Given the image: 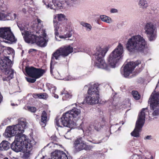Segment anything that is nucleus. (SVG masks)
Returning a JSON list of instances; mask_svg holds the SVG:
<instances>
[{
    "mask_svg": "<svg viewBox=\"0 0 159 159\" xmlns=\"http://www.w3.org/2000/svg\"><path fill=\"white\" fill-rule=\"evenodd\" d=\"M96 50V53L93 55L97 60L94 63L95 67L108 70L110 66L114 68L119 65L120 58L123 52V47L121 43H119L117 47L109 55L108 58L109 65L106 63L103 59L107 51L100 47H97Z\"/></svg>",
    "mask_w": 159,
    "mask_h": 159,
    "instance_id": "1",
    "label": "nucleus"
},
{
    "mask_svg": "<svg viewBox=\"0 0 159 159\" xmlns=\"http://www.w3.org/2000/svg\"><path fill=\"white\" fill-rule=\"evenodd\" d=\"M26 125V120L21 119L19 120L18 124L13 127L8 126L6 130L9 137L15 136V140L11 145V147L12 150L16 152H21L25 147L27 143L31 140L27 139L26 135L23 134Z\"/></svg>",
    "mask_w": 159,
    "mask_h": 159,
    "instance_id": "2",
    "label": "nucleus"
},
{
    "mask_svg": "<svg viewBox=\"0 0 159 159\" xmlns=\"http://www.w3.org/2000/svg\"><path fill=\"white\" fill-rule=\"evenodd\" d=\"M81 113L80 109L74 107L72 109L64 113L61 118V123L57 118L55 120V123L58 127H62V126L73 129L77 125L76 121Z\"/></svg>",
    "mask_w": 159,
    "mask_h": 159,
    "instance_id": "3",
    "label": "nucleus"
},
{
    "mask_svg": "<svg viewBox=\"0 0 159 159\" xmlns=\"http://www.w3.org/2000/svg\"><path fill=\"white\" fill-rule=\"evenodd\" d=\"M147 47V42L139 35L132 37L128 39L126 45L127 50L133 53L135 52H142Z\"/></svg>",
    "mask_w": 159,
    "mask_h": 159,
    "instance_id": "4",
    "label": "nucleus"
},
{
    "mask_svg": "<svg viewBox=\"0 0 159 159\" xmlns=\"http://www.w3.org/2000/svg\"><path fill=\"white\" fill-rule=\"evenodd\" d=\"M12 66V62L9 57H5L0 60V69L7 76L2 78L3 81H9L13 78L14 70L11 68Z\"/></svg>",
    "mask_w": 159,
    "mask_h": 159,
    "instance_id": "5",
    "label": "nucleus"
},
{
    "mask_svg": "<svg viewBox=\"0 0 159 159\" xmlns=\"http://www.w3.org/2000/svg\"><path fill=\"white\" fill-rule=\"evenodd\" d=\"M99 85L96 84L89 85L86 97V102L91 105L98 103L99 99Z\"/></svg>",
    "mask_w": 159,
    "mask_h": 159,
    "instance_id": "6",
    "label": "nucleus"
},
{
    "mask_svg": "<svg viewBox=\"0 0 159 159\" xmlns=\"http://www.w3.org/2000/svg\"><path fill=\"white\" fill-rule=\"evenodd\" d=\"M24 38L25 41L28 43H35L42 47H45L47 45V41L44 38L38 36L28 31H25Z\"/></svg>",
    "mask_w": 159,
    "mask_h": 159,
    "instance_id": "7",
    "label": "nucleus"
},
{
    "mask_svg": "<svg viewBox=\"0 0 159 159\" xmlns=\"http://www.w3.org/2000/svg\"><path fill=\"white\" fill-rule=\"evenodd\" d=\"M148 108H143L139 113L138 120L136 121V125L134 130L132 132L131 134L133 136L138 137L139 136V133L141 132L142 128L143 125L145 121V112L148 111Z\"/></svg>",
    "mask_w": 159,
    "mask_h": 159,
    "instance_id": "8",
    "label": "nucleus"
},
{
    "mask_svg": "<svg viewBox=\"0 0 159 159\" xmlns=\"http://www.w3.org/2000/svg\"><path fill=\"white\" fill-rule=\"evenodd\" d=\"M73 48L70 45L65 46L57 49L52 55V59L58 60L60 56L65 57L73 52Z\"/></svg>",
    "mask_w": 159,
    "mask_h": 159,
    "instance_id": "9",
    "label": "nucleus"
},
{
    "mask_svg": "<svg viewBox=\"0 0 159 159\" xmlns=\"http://www.w3.org/2000/svg\"><path fill=\"white\" fill-rule=\"evenodd\" d=\"M26 73L29 77L38 79L42 77L45 73L46 70L33 66H26L25 68Z\"/></svg>",
    "mask_w": 159,
    "mask_h": 159,
    "instance_id": "10",
    "label": "nucleus"
},
{
    "mask_svg": "<svg viewBox=\"0 0 159 159\" xmlns=\"http://www.w3.org/2000/svg\"><path fill=\"white\" fill-rule=\"evenodd\" d=\"M158 95L156 93L152 94L149 100V103L151 110L154 111L152 113L153 116L159 115V104Z\"/></svg>",
    "mask_w": 159,
    "mask_h": 159,
    "instance_id": "11",
    "label": "nucleus"
},
{
    "mask_svg": "<svg viewBox=\"0 0 159 159\" xmlns=\"http://www.w3.org/2000/svg\"><path fill=\"white\" fill-rule=\"evenodd\" d=\"M141 63V61L137 60L135 62H130L128 63L124 67L123 70L121 71V74L125 77H128L134 68Z\"/></svg>",
    "mask_w": 159,
    "mask_h": 159,
    "instance_id": "12",
    "label": "nucleus"
},
{
    "mask_svg": "<svg viewBox=\"0 0 159 159\" xmlns=\"http://www.w3.org/2000/svg\"><path fill=\"white\" fill-rule=\"evenodd\" d=\"M73 145L74 149L77 152L84 150H87L89 149L88 146L86 144L83 137H79L75 139Z\"/></svg>",
    "mask_w": 159,
    "mask_h": 159,
    "instance_id": "13",
    "label": "nucleus"
},
{
    "mask_svg": "<svg viewBox=\"0 0 159 159\" xmlns=\"http://www.w3.org/2000/svg\"><path fill=\"white\" fill-rule=\"evenodd\" d=\"M144 33L146 34L148 39L152 41L155 39L156 34L155 33L156 27L153 23L149 22L147 23L144 26Z\"/></svg>",
    "mask_w": 159,
    "mask_h": 159,
    "instance_id": "14",
    "label": "nucleus"
},
{
    "mask_svg": "<svg viewBox=\"0 0 159 159\" xmlns=\"http://www.w3.org/2000/svg\"><path fill=\"white\" fill-rule=\"evenodd\" d=\"M0 38L7 40L11 42L15 41V37L11 31L10 27L0 28ZM3 41H5L4 40Z\"/></svg>",
    "mask_w": 159,
    "mask_h": 159,
    "instance_id": "15",
    "label": "nucleus"
},
{
    "mask_svg": "<svg viewBox=\"0 0 159 159\" xmlns=\"http://www.w3.org/2000/svg\"><path fill=\"white\" fill-rule=\"evenodd\" d=\"M36 142L34 139H32L29 143H27L25 147L23 149L24 150L23 157L25 159L28 158L30 156V152L31 151L33 146L35 145Z\"/></svg>",
    "mask_w": 159,
    "mask_h": 159,
    "instance_id": "16",
    "label": "nucleus"
},
{
    "mask_svg": "<svg viewBox=\"0 0 159 159\" xmlns=\"http://www.w3.org/2000/svg\"><path fill=\"white\" fill-rule=\"evenodd\" d=\"M49 120V117L47 112L45 110L43 111L41 115V119L39 122L41 125L43 127L45 126Z\"/></svg>",
    "mask_w": 159,
    "mask_h": 159,
    "instance_id": "17",
    "label": "nucleus"
},
{
    "mask_svg": "<svg viewBox=\"0 0 159 159\" xmlns=\"http://www.w3.org/2000/svg\"><path fill=\"white\" fill-rule=\"evenodd\" d=\"M54 58L55 57H53V58L52 59V57H51L50 64V72L51 74L53 73V71L55 72V71L57 70V68L58 66V65L56 62L55 61L53 60Z\"/></svg>",
    "mask_w": 159,
    "mask_h": 159,
    "instance_id": "18",
    "label": "nucleus"
},
{
    "mask_svg": "<svg viewBox=\"0 0 159 159\" xmlns=\"http://www.w3.org/2000/svg\"><path fill=\"white\" fill-rule=\"evenodd\" d=\"M10 144L7 141H3L0 144V150L6 151L10 148Z\"/></svg>",
    "mask_w": 159,
    "mask_h": 159,
    "instance_id": "19",
    "label": "nucleus"
},
{
    "mask_svg": "<svg viewBox=\"0 0 159 159\" xmlns=\"http://www.w3.org/2000/svg\"><path fill=\"white\" fill-rule=\"evenodd\" d=\"M32 96L35 99L38 98L40 99H46L48 98V95L46 93H33Z\"/></svg>",
    "mask_w": 159,
    "mask_h": 159,
    "instance_id": "20",
    "label": "nucleus"
},
{
    "mask_svg": "<svg viewBox=\"0 0 159 159\" xmlns=\"http://www.w3.org/2000/svg\"><path fill=\"white\" fill-rule=\"evenodd\" d=\"M61 95H63L62 100H67L71 98L72 97V94L71 93L66 91H64L61 93Z\"/></svg>",
    "mask_w": 159,
    "mask_h": 159,
    "instance_id": "21",
    "label": "nucleus"
},
{
    "mask_svg": "<svg viewBox=\"0 0 159 159\" xmlns=\"http://www.w3.org/2000/svg\"><path fill=\"white\" fill-rule=\"evenodd\" d=\"M131 94L134 99L136 100H139L140 98L141 95L139 92L137 91H132Z\"/></svg>",
    "mask_w": 159,
    "mask_h": 159,
    "instance_id": "22",
    "label": "nucleus"
},
{
    "mask_svg": "<svg viewBox=\"0 0 159 159\" xmlns=\"http://www.w3.org/2000/svg\"><path fill=\"white\" fill-rule=\"evenodd\" d=\"M53 22L54 26L55 27V28L54 29L55 34L57 36L59 34V33L58 31V29H59V27L58 26H57V24H58V22H57V20H56L55 21L54 19L53 20Z\"/></svg>",
    "mask_w": 159,
    "mask_h": 159,
    "instance_id": "23",
    "label": "nucleus"
},
{
    "mask_svg": "<svg viewBox=\"0 0 159 159\" xmlns=\"http://www.w3.org/2000/svg\"><path fill=\"white\" fill-rule=\"evenodd\" d=\"M56 18L58 21H61L63 20H65V16L64 15L61 14H58L57 16H56L55 18L54 19H55V20L56 21Z\"/></svg>",
    "mask_w": 159,
    "mask_h": 159,
    "instance_id": "24",
    "label": "nucleus"
},
{
    "mask_svg": "<svg viewBox=\"0 0 159 159\" xmlns=\"http://www.w3.org/2000/svg\"><path fill=\"white\" fill-rule=\"evenodd\" d=\"M139 4L140 6H142L143 8H146L148 6L147 2L144 0H140L139 2Z\"/></svg>",
    "mask_w": 159,
    "mask_h": 159,
    "instance_id": "25",
    "label": "nucleus"
},
{
    "mask_svg": "<svg viewBox=\"0 0 159 159\" xmlns=\"http://www.w3.org/2000/svg\"><path fill=\"white\" fill-rule=\"evenodd\" d=\"M81 25L83 26L86 28L87 30L88 31H90L91 30L92 26L91 25L88 23H85L84 22H81L80 23Z\"/></svg>",
    "mask_w": 159,
    "mask_h": 159,
    "instance_id": "26",
    "label": "nucleus"
},
{
    "mask_svg": "<svg viewBox=\"0 0 159 159\" xmlns=\"http://www.w3.org/2000/svg\"><path fill=\"white\" fill-rule=\"evenodd\" d=\"M100 19L101 20L105 22L109 23L110 22V19L109 17L105 15H101L100 16Z\"/></svg>",
    "mask_w": 159,
    "mask_h": 159,
    "instance_id": "27",
    "label": "nucleus"
},
{
    "mask_svg": "<svg viewBox=\"0 0 159 159\" xmlns=\"http://www.w3.org/2000/svg\"><path fill=\"white\" fill-rule=\"evenodd\" d=\"M27 108L29 111L33 113H35L37 110L36 108L33 107L27 106Z\"/></svg>",
    "mask_w": 159,
    "mask_h": 159,
    "instance_id": "28",
    "label": "nucleus"
},
{
    "mask_svg": "<svg viewBox=\"0 0 159 159\" xmlns=\"http://www.w3.org/2000/svg\"><path fill=\"white\" fill-rule=\"evenodd\" d=\"M96 122L98 123V122L96 121H95L93 126L95 129L98 130L99 128H101L102 127L100 123L98 122L97 124L96 123Z\"/></svg>",
    "mask_w": 159,
    "mask_h": 159,
    "instance_id": "29",
    "label": "nucleus"
},
{
    "mask_svg": "<svg viewBox=\"0 0 159 159\" xmlns=\"http://www.w3.org/2000/svg\"><path fill=\"white\" fill-rule=\"evenodd\" d=\"M72 36V34L70 32H69L66 33V34L62 35L61 36V38H70Z\"/></svg>",
    "mask_w": 159,
    "mask_h": 159,
    "instance_id": "30",
    "label": "nucleus"
},
{
    "mask_svg": "<svg viewBox=\"0 0 159 159\" xmlns=\"http://www.w3.org/2000/svg\"><path fill=\"white\" fill-rule=\"evenodd\" d=\"M26 80L29 82L30 83H34L36 81V79L35 78H31L29 77H26Z\"/></svg>",
    "mask_w": 159,
    "mask_h": 159,
    "instance_id": "31",
    "label": "nucleus"
},
{
    "mask_svg": "<svg viewBox=\"0 0 159 159\" xmlns=\"http://www.w3.org/2000/svg\"><path fill=\"white\" fill-rule=\"evenodd\" d=\"M7 17V15L4 13H0V20H4Z\"/></svg>",
    "mask_w": 159,
    "mask_h": 159,
    "instance_id": "32",
    "label": "nucleus"
},
{
    "mask_svg": "<svg viewBox=\"0 0 159 159\" xmlns=\"http://www.w3.org/2000/svg\"><path fill=\"white\" fill-rule=\"evenodd\" d=\"M51 139L53 143H56L57 142V137L55 136H52L51 138Z\"/></svg>",
    "mask_w": 159,
    "mask_h": 159,
    "instance_id": "33",
    "label": "nucleus"
},
{
    "mask_svg": "<svg viewBox=\"0 0 159 159\" xmlns=\"http://www.w3.org/2000/svg\"><path fill=\"white\" fill-rule=\"evenodd\" d=\"M46 86L49 90H51V89H52L54 85L52 84L48 83L46 84Z\"/></svg>",
    "mask_w": 159,
    "mask_h": 159,
    "instance_id": "34",
    "label": "nucleus"
},
{
    "mask_svg": "<svg viewBox=\"0 0 159 159\" xmlns=\"http://www.w3.org/2000/svg\"><path fill=\"white\" fill-rule=\"evenodd\" d=\"M56 87L55 86H53V87L52 88V89H51V90H49L52 93L54 94L56 92Z\"/></svg>",
    "mask_w": 159,
    "mask_h": 159,
    "instance_id": "35",
    "label": "nucleus"
},
{
    "mask_svg": "<svg viewBox=\"0 0 159 159\" xmlns=\"http://www.w3.org/2000/svg\"><path fill=\"white\" fill-rule=\"evenodd\" d=\"M111 13L116 12L117 11V10L115 9H112L111 10Z\"/></svg>",
    "mask_w": 159,
    "mask_h": 159,
    "instance_id": "36",
    "label": "nucleus"
},
{
    "mask_svg": "<svg viewBox=\"0 0 159 159\" xmlns=\"http://www.w3.org/2000/svg\"><path fill=\"white\" fill-rule=\"evenodd\" d=\"M48 7H50L51 9H54V8L53 7L52 5H51V4H49L48 5Z\"/></svg>",
    "mask_w": 159,
    "mask_h": 159,
    "instance_id": "37",
    "label": "nucleus"
},
{
    "mask_svg": "<svg viewBox=\"0 0 159 159\" xmlns=\"http://www.w3.org/2000/svg\"><path fill=\"white\" fill-rule=\"evenodd\" d=\"M151 135H148L146 136L145 138H144L145 139H151Z\"/></svg>",
    "mask_w": 159,
    "mask_h": 159,
    "instance_id": "38",
    "label": "nucleus"
},
{
    "mask_svg": "<svg viewBox=\"0 0 159 159\" xmlns=\"http://www.w3.org/2000/svg\"><path fill=\"white\" fill-rule=\"evenodd\" d=\"M53 96H54V97L56 98H58V95L55 94L54 93V94H53Z\"/></svg>",
    "mask_w": 159,
    "mask_h": 159,
    "instance_id": "39",
    "label": "nucleus"
},
{
    "mask_svg": "<svg viewBox=\"0 0 159 159\" xmlns=\"http://www.w3.org/2000/svg\"><path fill=\"white\" fill-rule=\"evenodd\" d=\"M22 11L25 14L26 12V10L25 8H24L22 9Z\"/></svg>",
    "mask_w": 159,
    "mask_h": 159,
    "instance_id": "40",
    "label": "nucleus"
},
{
    "mask_svg": "<svg viewBox=\"0 0 159 159\" xmlns=\"http://www.w3.org/2000/svg\"><path fill=\"white\" fill-rule=\"evenodd\" d=\"M66 157H65L66 158V159L65 158H65H63V157H59V158L58 159H68V157H67V156L66 155Z\"/></svg>",
    "mask_w": 159,
    "mask_h": 159,
    "instance_id": "41",
    "label": "nucleus"
},
{
    "mask_svg": "<svg viewBox=\"0 0 159 159\" xmlns=\"http://www.w3.org/2000/svg\"><path fill=\"white\" fill-rule=\"evenodd\" d=\"M36 50L35 49H30L29 51V52H32L33 51H36Z\"/></svg>",
    "mask_w": 159,
    "mask_h": 159,
    "instance_id": "42",
    "label": "nucleus"
},
{
    "mask_svg": "<svg viewBox=\"0 0 159 159\" xmlns=\"http://www.w3.org/2000/svg\"><path fill=\"white\" fill-rule=\"evenodd\" d=\"M37 21L38 24L41 23L42 21L39 19H37Z\"/></svg>",
    "mask_w": 159,
    "mask_h": 159,
    "instance_id": "43",
    "label": "nucleus"
},
{
    "mask_svg": "<svg viewBox=\"0 0 159 159\" xmlns=\"http://www.w3.org/2000/svg\"><path fill=\"white\" fill-rule=\"evenodd\" d=\"M25 2H26V1H30L29 3H30V2H31L32 3L33 2V1L31 0H24Z\"/></svg>",
    "mask_w": 159,
    "mask_h": 159,
    "instance_id": "44",
    "label": "nucleus"
},
{
    "mask_svg": "<svg viewBox=\"0 0 159 159\" xmlns=\"http://www.w3.org/2000/svg\"><path fill=\"white\" fill-rule=\"evenodd\" d=\"M132 159H139V158L136 157L135 156H133Z\"/></svg>",
    "mask_w": 159,
    "mask_h": 159,
    "instance_id": "45",
    "label": "nucleus"
},
{
    "mask_svg": "<svg viewBox=\"0 0 159 159\" xmlns=\"http://www.w3.org/2000/svg\"><path fill=\"white\" fill-rule=\"evenodd\" d=\"M3 159H8V158L7 157H5Z\"/></svg>",
    "mask_w": 159,
    "mask_h": 159,
    "instance_id": "46",
    "label": "nucleus"
},
{
    "mask_svg": "<svg viewBox=\"0 0 159 159\" xmlns=\"http://www.w3.org/2000/svg\"><path fill=\"white\" fill-rule=\"evenodd\" d=\"M86 86H85V87H86Z\"/></svg>",
    "mask_w": 159,
    "mask_h": 159,
    "instance_id": "47",
    "label": "nucleus"
}]
</instances>
